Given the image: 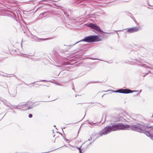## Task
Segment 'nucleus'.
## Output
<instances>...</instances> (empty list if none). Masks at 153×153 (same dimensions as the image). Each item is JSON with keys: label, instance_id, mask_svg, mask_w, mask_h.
Instances as JSON below:
<instances>
[{"label": "nucleus", "instance_id": "nucleus-1", "mask_svg": "<svg viewBox=\"0 0 153 153\" xmlns=\"http://www.w3.org/2000/svg\"><path fill=\"white\" fill-rule=\"evenodd\" d=\"M124 119L122 117H119L117 119V121L114 123H111V125L107 126L104 129L102 130L100 133H96L95 136L96 139L102 136L103 135H105L110 132L120 130H125V128L128 125L124 126V124L120 121H123Z\"/></svg>", "mask_w": 153, "mask_h": 153}, {"label": "nucleus", "instance_id": "nucleus-2", "mask_svg": "<svg viewBox=\"0 0 153 153\" xmlns=\"http://www.w3.org/2000/svg\"><path fill=\"white\" fill-rule=\"evenodd\" d=\"M103 38L101 35H93L86 36L82 40L76 42L73 45L81 42H85L88 43H92L99 42L102 40Z\"/></svg>", "mask_w": 153, "mask_h": 153}, {"label": "nucleus", "instance_id": "nucleus-3", "mask_svg": "<svg viewBox=\"0 0 153 153\" xmlns=\"http://www.w3.org/2000/svg\"><path fill=\"white\" fill-rule=\"evenodd\" d=\"M86 25L87 26L94 29V30H93V31H94L97 34H98L100 33H105V32H104L100 28L99 26H97L96 24H94L92 23H89L88 24H86Z\"/></svg>", "mask_w": 153, "mask_h": 153}, {"label": "nucleus", "instance_id": "nucleus-4", "mask_svg": "<svg viewBox=\"0 0 153 153\" xmlns=\"http://www.w3.org/2000/svg\"><path fill=\"white\" fill-rule=\"evenodd\" d=\"M16 108L25 110H29L33 107L32 105H29L28 103H20L18 105H16Z\"/></svg>", "mask_w": 153, "mask_h": 153}, {"label": "nucleus", "instance_id": "nucleus-5", "mask_svg": "<svg viewBox=\"0 0 153 153\" xmlns=\"http://www.w3.org/2000/svg\"><path fill=\"white\" fill-rule=\"evenodd\" d=\"M132 91L130 89H119L118 90H117L116 91H113V92L116 93H123V94H128L130 93H132L134 92H137V91Z\"/></svg>", "mask_w": 153, "mask_h": 153}, {"label": "nucleus", "instance_id": "nucleus-6", "mask_svg": "<svg viewBox=\"0 0 153 153\" xmlns=\"http://www.w3.org/2000/svg\"><path fill=\"white\" fill-rule=\"evenodd\" d=\"M127 30L125 33H133L138 31L139 30V27H137L128 28L126 29Z\"/></svg>", "mask_w": 153, "mask_h": 153}, {"label": "nucleus", "instance_id": "nucleus-7", "mask_svg": "<svg viewBox=\"0 0 153 153\" xmlns=\"http://www.w3.org/2000/svg\"><path fill=\"white\" fill-rule=\"evenodd\" d=\"M125 29H122L120 30H114V32L116 33L117 34V35L119 37V33L117 32L118 31H123Z\"/></svg>", "mask_w": 153, "mask_h": 153}, {"label": "nucleus", "instance_id": "nucleus-8", "mask_svg": "<svg viewBox=\"0 0 153 153\" xmlns=\"http://www.w3.org/2000/svg\"><path fill=\"white\" fill-rule=\"evenodd\" d=\"M142 66L146 68H152L149 67L148 66H147L146 64H143L142 65Z\"/></svg>", "mask_w": 153, "mask_h": 153}, {"label": "nucleus", "instance_id": "nucleus-9", "mask_svg": "<svg viewBox=\"0 0 153 153\" xmlns=\"http://www.w3.org/2000/svg\"><path fill=\"white\" fill-rule=\"evenodd\" d=\"M48 38H46V39H44V38H37V39L39 40H41L42 41H44L46 40H47L48 39Z\"/></svg>", "mask_w": 153, "mask_h": 153}, {"label": "nucleus", "instance_id": "nucleus-10", "mask_svg": "<svg viewBox=\"0 0 153 153\" xmlns=\"http://www.w3.org/2000/svg\"><path fill=\"white\" fill-rule=\"evenodd\" d=\"M77 149L79 150V153H82V150L81 149V147L77 148Z\"/></svg>", "mask_w": 153, "mask_h": 153}, {"label": "nucleus", "instance_id": "nucleus-11", "mask_svg": "<svg viewBox=\"0 0 153 153\" xmlns=\"http://www.w3.org/2000/svg\"><path fill=\"white\" fill-rule=\"evenodd\" d=\"M8 75L7 74H5L4 75H2V76H4V77H10V76H8Z\"/></svg>", "mask_w": 153, "mask_h": 153}, {"label": "nucleus", "instance_id": "nucleus-12", "mask_svg": "<svg viewBox=\"0 0 153 153\" xmlns=\"http://www.w3.org/2000/svg\"><path fill=\"white\" fill-rule=\"evenodd\" d=\"M22 56H23L25 57H27L28 56H29V55L28 54H22Z\"/></svg>", "mask_w": 153, "mask_h": 153}, {"label": "nucleus", "instance_id": "nucleus-13", "mask_svg": "<svg viewBox=\"0 0 153 153\" xmlns=\"http://www.w3.org/2000/svg\"><path fill=\"white\" fill-rule=\"evenodd\" d=\"M32 114H29L28 115V117L30 118H32Z\"/></svg>", "mask_w": 153, "mask_h": 153}, {"label": "nucleus", "instance_id": "nucleus-14", "mask_svg": "<svg viewBox=\"0 0 153 153\" xmlns=\"http://www.w3.org/2000/svg\"><path fill=\"white\" fill-rule=\"evenodd\" d=\"M39 81H42V82H48V81L45 80H39Z\"/></svg>", "mask_w": 153, "mask_h": 153}, {"label": "nucleus", "instance_id": "nucleus-15", "mask_svg": "<svg viewBox=\"0 0 153 153\" xmlns=\"http://www.w3.org/2000/svg\"><path fill=\"white\" fill-rule=\"evenodd\" d=\"M106 33L108 34H112L113 33L112 32H109V33Z\"/></svg>", "mask_w": 153, "mask_h": 153}, {"label": "nucleus", "instance_id": "nucleus-16", "mask_svg": "<svg viewBox=\"0 0 153 153\" xmlns=\"http://www.w3.org/2000/svg\"><path fill=\"white\" fill-rule=\"evenodd\" d=\"M16 105H11L12 106V107L13 108H16Z\"/></svg>", "mask_w": 153, "mask_h": 153}, {"label": "nucleus", "instance_id": "nucleus-17", "mask_svg": "<svg viewBox=\"0 0 153 153\" xmlns=\"http://www.w3.org/2000/svg\"><path fill=\"white\" fill-rule=\"evenodd\" d=\"M88 123L90 124H95V123H94L93 122H88Z\"/></svg>", "mask_w": 153, "mask_h": 153}, {"label": "nucleus", "instance_id": "nucleus-18", "mask_svg": "<svg viewBox=\"0 0 153 153\" xmlns=\"http://www.w3.org/2000/svg\"><path fill=\"white\" fill-rule=\"evenodd\" d=\"M92 140V138L91 137L88 140V141H90L91 140Z\"/></svg>", "mask_w": 153, "mask_h": 153}, {"label": "nucleus", "instance_id": "nucleus-19", "mask_svg": "<svg viewBox=\"0 0 153 153\" xmlns=\"http://www.w3.org/2000/svg\"><path fill=\"white\" fill-rule=\"evenodd\" d=\"M149 73H147L144 76V77L146 75H147Z\"/></svg>", "mask_w": 153, "mask_h": 153}, {"label": "nucleus", "instance_id": "nucleus-20", "mask_svg": "<svg viewBox=\"0 0 153 153\" xmlns=\"http://www.w3.org/2000/svg\"><path fill=\"white\" fill-rule=\"evenodd\" d=\"M65 140L67 141H68V139H67L66 138H65Z\"/></svg>", "mask_w": 153, "mask_h": 153}, {"label": "nucleus", "instance_id": "nucleus-21", "mask_svg": "<svg viewBox=\"0 0 153 153\" xmlns=\"http://www.w3.org/2000/svg\"><path fill=\"white\" fill-rule=\"evenodd\" d=\"M47 0H43V1H47Z\"/></svg>", "mask_w": 153, "mask_h": 153}, {"label": "nucleus", "instance_id": "nucleus-22", "mask_svg": "<svg viewBox=\"0 0 153 153\" xmlns=\"http://www.w3.org/2000/svg\"><path fill=\"white\" fill-rule=\"evenodd\" d=\"M65 147H67V146H66L65 145Z\"/></svg>", "mask_w": 153, "mask_h": 153}, {"label": "nucleus", "instance_id": "nucleus-23", "mask_svg": "<svg viewBox=\"0 0 153 153\" xmlns=\"http://www.w3.org/2000/svg\"><path fill=\"white\" fill-rule=\"evenodd\" d=\"M93 59V58H92V59Z\"/></svg>", "mask_w": 153, "mask_h": 153}, {"label": "nucleus", "instance_id": "nucleus-24", "mask_svg": "<svg viewBox=\"0 0 153 153\" xmlns=\"http://www.w3.org/2000/svg\"><path fill=\"white\" fill-rule=\"evenodd\" d=\"M10 109L12 110L13 111V110L12 109Z\"/></svg>", "mask_w": 153, "mask_h": 153}, {"label": "nucleus", "instance_id": "nucleus-25", "mask_svg": "<svg viewBox=\"0 0 153 153\" xmlns=\"http://www.w3.org/2000/svg\"><path fill=\"white\" fill-rule=\"evenodd\" d=\"M62 128V130L63 131V128Z\"/></svg>", "mask_w": 153, "mask_h": 153}, {"label": "nucleus", "instance_id": "nucleus-26", "mask_svg": "<svg viewBox=\"0 0 153 153\" xmlns=\"http://www.w3.org/2000/svg\"><path fill=\"white\" fill-rule=\"evenodd\" d=\"M60 133V134L61 135H62V134H61V133Z\"/></svg>", "mask_w": 153, "mask_h": 153}, {"label": "nucleus", "instance_id": "nucleus-27", "mask_svg": "<svg viewBox=\"0 0 153 153\" xmlns=\"http://www.w3.org/2000/svg\"><path fill=\"white\" fill-rule=\"evenodd\" d=\"M95 140H94L93 141V142H94V141Z\"/></svg>", "mask_w": 153, "mask_h": 153}, {"label": "nucleus", "instance_id": "nucleus-28", "mask_svg": "<svg viewBox=\"0 0 153 153\" xmlns=\"http://www.w3.org/2000/svg\"><path fill=\"white\" fill-rule=\"evenodd\" d=\"M91 144V143H89V145H90V144Z\"/></svg>", "mask_w": 153, "mask_h": 153}, {"label": "nucleus", "instance_id": "nucleus-29", "mask_svg": "<svg viewBox=\"0 0 153 153\" xmlns=\"http://www.w3.org/2000/svg\"><path fill=\"white\" fill-rule=\"evenodd\" d=\"M103 96H104V95H102V97H103Z\"/></svg>", "mask_w": 153, "mask_h": 153}, {"label": "nucleus", "instance_id": "nucleus-30", "mask_svg": "<svg viewBox=\"0 0 153 153\" xmlns=\"http://www.w3.org/2000/svg\"><path fill=\"white\" fill-rule=\"evenodd\" d=\"M55 137V135H54L53 136V137Z\"/></svg>", "mask_w": 153, "mask_h": 153}, {"label": "nucleus", "instance_id": "nucleus-31", "mask_svg": "<svg viewBox=\"0 0 153 153\" xmlns=\"http://www.w3.org/2000/svg\"><path fill=\"white\" fill-rule=\"evenodd\" d=\"M65 128V127H64L63 128L64 129V128Z\"/></svg>", "mask_w": 153, "mask_h": 153}, {"label": "nucleus", "instance_id": "nucleus-32", "mask_svg": "<svg viewBox=\"0 0 153 153\" xmlns=\"http://www.w3.org/2000/svg\"><path fill=\"white\" fill-rule=\"evenodd\" d=\"M54 126V127H55V126H55H55Z\"/></svg>", "mask_w": 153, "mask_h": 153}, {"label": "nucleus", "instance_id": "nucleus-33", "mask_svg": "<svg viewBox=\"0 0 153 153\" xmlns=\"http://www.w3.org/2000/svg\"><path fill=\"white\" fill-rule=\"evenodd\" d=\"M97 82V81L96 82Z\"/></svg>", "mask_w": 153, "mask_h": 153}, {"label": "nucleus", "instance_id": "nucleus-34", "mask_svg": "<svg viewBox=\"0 0 153 153\" xmlns=\"http://www.w3.org/2000/svg\"><path fill=\"white\" fill-rule=\"evenodd\" d=\"M153 117V115H152V117Z\"/></svg>", "mask_w": 153, "mask_h": 153}]
</instances>
